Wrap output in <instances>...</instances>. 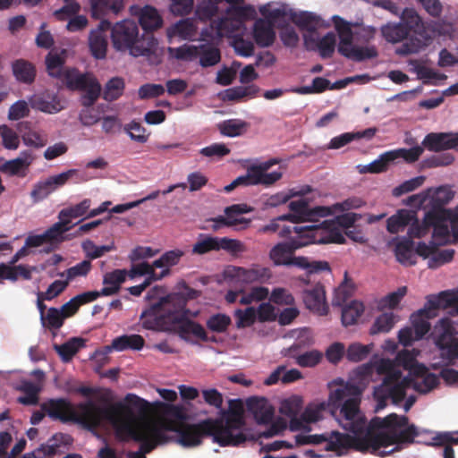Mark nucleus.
Listing matches in <instances>:
<instances>
[{"instance_id":"1","label":"nucleus","mask_w":458,"mask_h":458,"mask_svg":"<svg viewBox=\"0 0 458 458\" xmlns=\"http://www.w3.org/2000/svg\"><path fill=\"white\" fill-rule=\"evenodd\" d=\"M149 406L145 399L134 394H127L123 401L111 404L106 420L115 428L117 437L122 441L140 442L139 451L144 454L150 453L158 445L170 443L173 439L164 428V420L151 421L136 418L133 410L145 413Z\"/></svg>"},{"instance_id":"2","label":"nucleus","mask_w":458,"mask_h":458,"mask_svg":"<svg viewBox=\"0 0 458 458\" xmlns=\"http://www.w3.org/2000/svg\"><path fill=\"white\" fill-rule=\"evenodd\" d=\"M408 417L399 416L396 413H391L383 419L373 418L361 432L356 434V451L384 457L393 450L380 452L381 447L412 443L418 436V431L413 424L408 425Z\"/></svg>"},{"instance_id":"3","label":"nucleus","mask_w":458,"mask_h":458,"mask_svg":"<svg viewBox=\"0 0 458 458\" xmlns=\"http://www.w3.org/2000/svg\"><path fill=\"white\" fill-rule=\"evenodd\" d=\"M372 371L373 368L370 365H362L354 370L359 382L336 378L329 384L328 405L333 410H339L342 427L353 434L361 432L365 427L366 420L360 405L365 389L363 381L371 376Z\"/></svg>"},{"instance_id":"4","label":"nucleus","mask_w":458,"mask_h":458,"mask_svg":"<svg viewBox=\"0 0 458 458\" xmlns=\"http://www.w3.org/2000/svg\"><path fill=\"white\" fill-rule=\"evenodd\" d=\"M99 401L105 405L100 406L93 400L74 405L67 398H50L40 404V409L53 420L73 422L93 430L107 420L112 404L111 390H106Z\"/></svg>"},{"instance_id":"5","label":"nucleus","mask_w":458,"mask_h":458,"mask_svg":"<svg viewBox=\"0 0 458 458\" xmlns=\"http://www.w3.org/2000/svg\"><path fill=\"white\" fill-rule=\"evenodd\" d=\"M401 20L400 22H389L382 26L381 33L384 38L390 43L406 39L395 50L399 55L419 53L431 39L422 20L415 10L410 8L403 10Z\"/></svg>"},{"instance_id":"6","label":"nucleus","mask_w":458,"mask_h":458,"mask_svg":"<svg viewBox=\"0 0 458 458\" xmlns=\"http://www.w3.org/2000/svg\"><path fill=\"white\" fill-rule=\"evenodd\" d=\"M218 420L206 419L198 423L189 424L182 421H173L164 420V428L166 433L173 437L172 442H175L185 448H192L202 444L204 437H211L214 443L220 446H229L232 442L221 436L218 431L221 427L218 426Z\"/></svg>"},{"instance_id":"7","label":"nucleus","mask_w":458,"mask_h":458,"mask_svg":"<svg viewBox=\"0 0 458 458\" xmlns=\"http://www.w3.org/2000/svg\"><path fill=\"white\" fill-rule=\"evenodd\" d=\"M377 372L385 377L373 393L377 400L376 411L384 409L388 400H391L394 404L401 403L405 398L406 389L410 386L411 380L403 377L402 371L389 359H382L378 362Z\"/></svg>"},{"instance_id":"8","label":"nucleus","mask_w":458,"mask_h":458,"mask_svg":"<svg viewBox=\"0 0 458 458\" xmlns=\"http://www.w3.org/2000/svg\"><path fill=\"white\" fill-rule=\"evenodd\" d=\"M300 235L305 246L309 244L344 243L345 238L333 220H325L318 225L310 226H286L280 232L281 237H286L292 233Z\"/></svg>"},{"instance_id":"9","label":"nucleus","mask_w":458,"mask_h":458,"mask_svg":"<svg viewBox=\"0 0 458 458\" xmlns=\"http://www.w3.org/2000/svg\"><path fill=\"white\" fill-rule=\"evenodd\" d=\"M228 410H222L221 418L213 419L218 420L219 432L221 436L228 438L229 446H237L246 441V436L242 431L245 422L243 419V403L240 399L229 400Z\"/></svg>"},{"instance_id":"10","label":"nucleus","mask_w":458,"mask_h":458,"mask_svg":"<svg viewBox=\"0 0 458 458\" xmlns=\"http://www.w3.org/2000/svg\"><path fill=\"white\" fill-rule=\"evenodd\" d=\"M60 80L71 90L85 91L81 105L86 107L93 106L101 93V86L92 74H82L75 68H66Z\"/></svg>"},{"instance_id":"11","label":"nucleus","mask_w":458,"mask_h":458,"mask_svg":"<svg viewBox=\"0 0 458 458\" xmlns=\"http://www.w3.org/2000/svg\"><path fill=\"white\" fill-rule=\"evenodd\" d=\"M455 334L456 330L449 318L439 319L430 333L441 357L449 362L458 360V338L454 336Z\"/></svg>"},{"instance_id":"12","label":"nucleus","mask_w":458,"mask_h":458,"mask_svg":"<svg viewBox=\"0 0 458 458\" xmlns=\"http://www.w3.org/2000/svg\"><path fill=\"white\" fill-rule=\"evenodd\" d=\"M433 193H429L430 208L428 209L424 216V226L419 229L414 234L416 236L427 235L434 221L439 218L443 219L448 216L453 209L445 208V206L454 198V191L447 185L439 186L436 190H432Z\"/></svg>"},{"instance_id":"13","label":"nucleus","mask_w":458,"mask_h":458,"mask_svg":"<svg viewBox=\"0 0 458 458\" xmlns=\"http://www.w3.org/2000/svg\"><path fill=\"white\" fill-rule=\"evenodd\" d=\"M113 47L118 51L129 50L131 55L139 56L144 54L145 48L138 46L140 43L138 25L130 20L116 22L111 30Z\"/></svg>"},{"instance_id":"14","label":"nucleus","mask_w":458,"mask_h":458,"mask_svg":"<svg viewBox=\"0 0 458 458\" xmlns=\"http://www.w3.org/2000/svg\"><path fill=\"white\" fill-rule=\"evenodd\" d=\"M356 439L357 436L351 437L348 434H343L337 431H332L330 434H299L295 436L297 445H319L326 442V450L336 452L338 455L344 454L350 448L356 450Z\"/></svg>"},{"instance_id":"15","label":"nucleus","mask_w":458,"mask_h":458,"mask_svg":"<svg viewBox=\"0 0 458 458\" xmlns=\"http://www.w3.org/2000/svg\"><path fill=\"white\" fill-rule=\"evenodd\" d=\"M181 291L173 293L159 299L162 302L168 320L172 323L179 322L188 315L186 305L188 301L194 300L199 296V292L191 288L185 282L180 284Z\"/></svg>"},{"instance_id":"16","label":"nucleus","mask_w":458,"mask_h":458,"mask_svg":"<svg viewBox=\"0 0 458 458\" xmlns=\"http://www.w3.org/2000/svg\"><path fill=\"white\" fill-rule=\"evenodd\" d=\"M259 12L266 19L256 20L253 26V38L258 46L267 47L272 46L276 39L274 25L286 16V12L281 8L270 10L267 6H261Z\"/></svg>"},{"instance_id":"17","label":"nucleus","mask_w":458,"mask_h":458,"mask_svg":"<svg viewBox=\"0 0 458 458\" xmlns=\"http://www.w3.org/2000/svg\"><path fill=\"white\" fill-rule=\"evenodd\" d=\"M220 250H226L231 253L242 252L244 250L243 244L234 239L227 237L218 238L200 234L198 241L192 246L191 252L193 254L203 255L210 251Z\"/></svg>"},{"instance_id":"18","label":"nucleus","mask_w":458,"mask_h":458,"mask_svg":"<svg viewBox=\"0 0 458 458\" xmlns=\"http://www.w3.org/2000/svg\"><path fill=\"white\" fill-rule=\"evenodd\" d=\"M289 208L293 213L280 216L278 220L290 221L297 224L305 221H313L316 216L325 217L330 213L329 208L326 207L318 206L311 208L309 202L305 199L291 201L289 203Z\"/></svg>"},{"instance_id":"19","label":"nucleus","mask_w":458,"mask_h":458,"mask_svg":"<svg viewBox=\"0 0 458 458\" xmlns=\"http://www.w3.org/2000/svg\"><path fill=\"white\" fill-rule=\"evenodd\" d=\"M407 225H410L408 236L416 238L423 237L414 234V233L424 226V219L422 222H420L417 217V213L413 210L400 209L386 221V229L390 233H397L403 231Z\"/></svg>"},{"instance_id":"20","label":"nucleus","mask_w":458,"mask_h":458,"mask_svg":"<svg viewBox=\"0 0 458 458\" xmlns=\"http://www.w3.org/2000/svg\"><path fill=\"white\" fill-rule=\"evenodd\" d=\"M78 174L76 169H69L56 175H52L45 181L36 183L30 192L34 202H38L47 198L58 188L65 185L69 180Z\"/></svg>"},{"instance_id":"21","label":"nucleus","mask_w":458,"mask_h":458,"mask_svg":"<svg viewBox=\"0 0 458 458\" xmlns=\"http://www.w3.org/2000/svg\"><path fill=\"white\" fill-rule=\"evenodd\" d=\"M145 340L140 335H123L113 339L110 345L105 346L103 351H97L96 357L101 356L102 360L107 359V354L112 351L123 352L125 350L140 351L144 347Z\"/></svg>"},{"instance_id":"22","label":"nucleus","mask_w":458,"mask_h":458,"mask_svg":"<svg viewBox=\"0 0 458 458\" xmlns=\"http://www.w3.org/2000/svg\"><path fill=\"white\" fill-rule=\"evenodd\" d=\"M110 27V21L102 20L98 28L91 30L89 34V47L92 55L97 59H103L106 55L107 39L106 32Z\"/></svg>"},{"instance_id":"23","label":"nucleus","mask_w":458,"mask_h":458,"mask_svg":"<svg viewBox=\"0 0 458 458\" xmlns=\"http://www.w3.org/2000/svg\"><path fill=\"white\" fill-rule=\"evenodd\" d=\"M431 312L438 310H448L451 315L458 314V293L444 291L437 295H428L425 304Z\"/></svg>"},{"instance_id":"24","label":"nucleus","mask_w":458,"mask_h":458,"mask_svg":"<svg viewBox=\"0 0 458 458\" xmlns=\"http://www.w3.org/2000/svg\"><path fill=\"white\" fill-rule=\"evenodd\" d=\"M304 246L305 242H301L300 235L297 234L295 239H292L285 242H279L275 245L269 252V257L276 266H289L293 253L297 249Z\"/></svg>"},{"instance_id":"25","label":"nucleus","mask_w":458,"mask_h":458,"mask_svg":"<svg viewBox=\"0 0 458 458\" xmlns=\"http://www.w3.org/2000/svg\"><path fill=\"white\" fill-rule=\"evenodd\" d=\"M422 145L435 152L455 148L458 147V133L430 132L424 138Z\"/></svg>"},{"instance_id":"26","label":"nucleus","mask_w":458,"mask_h":458,"mask_svg":"<svg viewBox=\"0 0 458 458\" xmlns=\"http://www.w3.org/2000/svg\"><path fill=\"white\" fill-rule=\"evenodd\" d=\"M142 327L149 330H161L165 325L172 323L164 310L162 302L153 303L148 310L141 313Z\"/></svg>"},{"instance_id":"27","label":"nucleus","mask_w":458,"mask_h":458,"mask_svg":"<svg viewBox=\"0 0 458 458\" xmlns=\"http://www.w3.org/2000/svg\"><path fill=\"white\" fill-rule=\"evenodd\" d=\"M302 299L305 306L318 315H327L328 307L326 301V293L324 286L317 284L310 289L303 291Z\"/></svg>"},{"instance_id":"28","label":"nucleus","mask_w":458,"mask_h":458,"mask_svg":"<svg viewBox=\"0 0 458 458\" xmlns=\"http://www.w3.org/2000/svg\"><path fill=\"white\" fill-rule=\"evenodd\" d=\"M449 226L454 239L458 240V205L448 216L433 222L431 227L433 229V237L445 239L450 233Z\"/></svg>"},{"instance_id":"29","label":"nucleus","mask_w":458,"mask_h":458,"mask_svg":"<svg viewBox=\"0 0 458 458\" xmlns=\"http://www.w3.org/2000/svg\"><path fill=\"white\" fill-rule=\"evenodd\" d=\"M247 408L253 414L258 424H268L274 417V408L265 398L250 397L247 400Z\"/></svg>"},{"instance_id":"30","label":"nucleus","mask_w":458,"mask_h":458,"mask_svg":"<svg viewBox=\"0 0 458 458\" xmlns=\"http://www.w3.org/2000/svg\"><path fill=\"white\" fill-rule=\"evenodd\" d=\"M133 13L139 16V23L147 33L153 32L163 24V19L157 10L150 5L137 8V12H133Z\"/></svg>"},{"instance_id":"31","label":"nucleus","mask_w":458,"mask_h":458,"mask_svg":"<svg viewBox=\"0 0 458 458\" xmlns=\"http://www.w3.org/2000/svg\"><path fill=\"white\" fill-rule=\"evenodd\" d=\"M437 316V312H431L426 306L411 314V328L416 339H422L429 332L431 326L428 320Z\"/></svg>"},{"instance_id":"32","label":"nucleus","mask_w":458,"mask_h":458,"mask_svg":"<svg viewBox=\"0 0 458 458\" xmlns=\"http://www.w3.org/2000/svg\"><path fill=\"white\" fill-rule=\"evenodd\" d=\"M312 191V188L310 185H302L300 187H294L289 189L287 191H280L276 194L268 196L264 200L266 208H276L282 204L286 203L292 198L302 197Z\"/></svg>"},{"instance_id":"33","label":"nucleus","mask_w":458,"mask_h":458,"mask_svg":"<svg viewBox=\"0 0 458 458\" xmlns=\"http://www.w3.org/2000/svg\"><path fill=\"white\" fill-rule=\"evenodd\" d=\"M127 276L128 271L126 269H114L106 273L103 277V284L105 286L100 290V293H102L103 296L116 294Z\"/></svg>"},{"instance_id":"34","label":"nucleus","mask_w":458,"mask_h":458,"mask_svg":"<svg viewBox=\"0 0 458 458\" xmlns=\"http://www.w3.org/2000/svg\"><path fill=\"white\" fill-rule=\"evenodd\" d=\"M33 156L30 151H22L17 158L6 161L2 166L1 171L10 175H18L24 177L26 170L33 161Z\"/></svg>"},{"instance_id":"35","label":"nucleus","mask_w":458,"mask_h":458,"mask_svg":"<svg viewBox=\"0 0 458 458\" xmlns=\"http://www.w3.org/2000/svg\"><path fill=\"white\" fill-rule=\"evenodd\" d=\"M233 30L234 29L232 26V21L228 18H219L217 20L211 21L209 28L202 30L200 33V39L212 40L214 38H221Z\"/></svg>"},{"instance_id":"36","label":"nucleus","mask_w":458,"mask_h":458,"mask_svg":"<svg viewBox=\"0 0 458 458\" xmlns=\"http://www.w3.org/2000/svg\"><path fill=\"white\" fill-rule=\"evenodd\" d=\"M325 409V404L320 403L315 407L309 406L301 413L300 419L290 420L289 428L292 431L310 428L307 427L308 423L316 422L321 418V411Z\"/></svg>"},{"instance_id":"37","label":"nucleus","mask_w":458,"mask_h":458,"mask_svg":"<svg viewBox=\"0 0 458 458\" xmlns=\"http://www.w3.org/2000/svg\"><path fill=\"white\" fill-rule=\"evenodd\" d=\"M290 19L301 30H307L310 33L323 26L322 19L310 12H292L290 13Z\"/></svg>"},{"instance_id":"38","label":"nucleus","mask_w":458,"mask_h":458,"mask_svg":"<svg viewBox=\"0 0 458 458\" xmlns=\"http://www.w3.org/2000/svg\"><path fill=\"white\" fill-rule=\"evenodd\" d=\"M377 128H368L361 131H352L345 132L339 136L334 137L329 143L328 148L338 149L353 140H359L360 139L371 140L377 132Z\"/></svg>"},{"instance_id":"39","label":"nucleus","mask_w":458,"mask_h":458,"mask_svg":"<svg viewBox=\"0 0 458 458\" xmlns=\"http://www.w3.org/2000/svg\"><path fill=\"white\" fill-rule=\"evenodd\" d=\"M91 15L95 19H101L112 13L117 14L123 8V0H90Z\"/></svg>"},{"instance_id":"40","label":"nucleus","mask_w":458,"mask_h":458,"mask_svg":"<svg viewBox=\"0 0 458 458\" xmlns=\"http://www.w3.org/2000/svg\"><path fill=\"white\" fill-rule=\"evenodd\" d=\"M304 42L308 47L310 46V44H315L319 51L321 57L329 58L335 52L336 38L334 32H328L317 42L312 35H304Z\"/></svg>"},{"instance_id":"41","label":"nucleus","mask_w":458,"mask_h":458,"mask_svg":"<svg viewBox=\"0 0 458 458\" xmlns=\"http://www.w3.org/2000/svg\"><path fill=\"white\" fill-rule=\"evenodd\" d=\"M12 71L15 79L25 84H31L36 78L34 64L25 59H17L12 64Z\"/></svg>"},{"instance_id":"42","label":"nucleus","mask_w":458,"mask_h":458,"mask_svg":"<svg viewBox=\"0 0 458 458\" xmlns=\"http://www.w3.org/2000/svg\"><path fill=\"white\" fill-rule=\"evenodd\" d=\"M413 237H404L397 242L394 254L398 262L405 266H411L416 263V255L413 251Z\"/></svg>"},{"instance_id":"43","label":"nucleus","mask_w":458,"mask_h":458,"mask_svg":"<svg viewBox=\"0 0 458 458\" xmlns=\"http://www.w3.org/2000/svg\"><path fill=\"white\" fill-rule=\"evenodd\" d=\"M17 391L25 394L24 396H20L17 402L23 405H36L38 403V394L41 391V387L30 380H21L16 386Z\"/></svg>"},{"instance_id":"44","label":"nucleus","mask_w":458,"mask_h":458,"mask_svg":"<svg viewBox=\"0 0 458 458\" xmlns=\"http://www.w3.org/2000/svg\"><path fill=\"white\" fill-rule=\"evenodd\" d=\"M32 108L47 114H56L64 109L57 96H35L30 100Z\"/></svg>"},{"instance_id":"45","label":"nucleus","mask_w":458,"mask_h":458,"mask_svg":"<svg viewBox=\"0 0 458 458\" xmlns=\"http://www.w3.org/2000/svg\"><path fill=\"white\" fill-rule=\"evenodd\" d=\"M344 57L354 61L362 62L377 56L378 53L375 46L356 47L352 43L340 53Z\"/></svg>"},{"instance_id":"46","label":"nucleus","mask_w":458,"mask_h":458,"mask_svg":"<svg viewBox=\"0 0 458 458\" xmlns=\"http://www.w3.org/2000/svg\"><path fill=\"white\" fill-rule=\"evenodd\" d=\"M396 159L394 152L387 151L369 165L357 166L360 174H379L387 170L388 165Z\"/></svg>"},{"instance_id":"47","label":"nucleus","mask_w":458,"mask_h":458,"mask_svg":"<svg viewBox=\"0 0 458 458\" xmlns=\"http://www.w3.org/2000/svg\"><path fill=\"white\" fill-rule=\"evenodd\" d=\"M220 133L227 137H238L244 134L250 123L241 119H228L217 124Z\"/></svg>"},{"instance_id":"48","label":"nucleus","mask_w":458,"mask_h":458,"mask_svg":"<svg viewBox=\"0 0 458 458\" xmlns=\"http://www.w3.org/2000/svg\"><path fill=\"white\" fill-rule=\"evenodd\" d=\"M333 21L339 35L340 42L338 45V52L341 53L345 51V48L352 43L353 33L350 23L345 21L343 18L335 15L333 17Z\"/></svg>"},{"instance_id":"49","label":"nucleus","mask_w":458,"mask_h":458,"mask_svg":"<svg viewBox=\"0 0 458 458\" xmlns=\"http://www.w3.org/2000/svg\"><path fill=\"white\" fill-rule=\"evenodd\" d=\"M85 339L81 337H72L66 343L55 345V350L60 355L64 362L70 361L78 351L85 346Z\"/></svg>"},{"instance_id":"50","label":"nucleus","mask_w":458,"mask_h":458,"mask_svg":"<svg viewBox=\"0 0 458 458\" xmlns=\"http://www.w3.org/2000/svg\"><path fill=\"white\" fill-rule=\"evenodd\" d=\"M178 323V331L181 337L188 339L191 335H192L199 340L207 339V332L205 328L198 322L182 318Z\"/></svg>"},{"instance_id":"51","label":"nucleus","mask_w":458,"mask_h":458,"mask_svg":"<svg viewBox=\"0 0 458 458\" xmlns=\"http://www.w3.org/2000/svg\"><path fill=\"white\" fill-rule=\"evenodd\" d=\"M414 374L422 377L421 382H416L414 386L420 393L431 391L439 383L438 377L435 374L428 372L427 368L423 365L418 366L414 370Z\"/></svg>"},{"instance_id":"52","label":"nucleus","mask_w":458,"mask_h":458,"mask_svg":"<svg viewBox=\"0 0 458 458\" xmlns=\"http://www.w3.org/2000/svg\"><path fill=\"white\" fill-rule=\"evenodd\" d=\"M90 206L91 200L85 199L74 206L63 208L59 212L58 218L60 220L66 221L67 225H69L72 219L81 217L89 213Z\"/></svg>"},{"instance_id":"53","label":"nucleus","mask_w":458,"mask_h":458,"mask_svg":"<svg viewBox=\"0 0 458 458\" xmlns=\"http://www.w3.org/2000/svg\"><path fill=\"white\" fill-rule=\"evenodd\" d=\"M170 273L169 268H165L162 270L160 273L155 272L153 270V266H150L148 262H141L132 266L130 272H128V276L131 278H134L137 276H148L147 278H151V283L154 281H157L165 277Z\"/></svg>"},{"instance_id":"54","label":"nucleus","mask_w":458,"mask_h":458,"mask_svg":"<svg viewBox=\"0 0 458 458\" xmlns=\"http://www.w3.org/2000/svg\"><path fill=\"white\" fill-rule=\"evenodd\" d=\"M199 64L204 67H211L221 61L220 50L213 46L202 44L199 46Z\"/></svg>"},{"instance_id":"55","label":"nucleus","mask_w":458,"mask_h":458,"mask_svg":"<svg viewBox=\"0 0 458 458\" xmlns=\"http://www.w3.org/2000/svg\"><path fill=\"white\" fill-rule=\"evenodd\" d=\"M364 312V305L358 301H352L342 310V323L348 327L357 323L358 319Z\"/></svg>"},{"instance_id":"56","label":"nucleus","mask_w":458,"mask_h":458,"mask_svg":"<svg viewBox=\"0 0 458 458\" xmlns=\"http://www.w3.org/2000/svg\"><path fill=\"white\" fill-rule=\"evenodd\" d=\"M70 228L66 221L60 220L55 223L44 233L47 243L57 246L65 240L64 233L69 231Z\"/></svg>"},{"instance_id":"57","label":"nucleus","mask_w":458,"mask_h":458,"mask_svg":"<svg viewBox=\"0 0 458 458\" xmlns=\"http://www.w3.org/2000/svg\"><path fill=\"white\" fill-rule=\"evenodd\" d=\"M197 32V26L191 19H182L168 30L169 36H179L183 39L191 38Z\"/></svg>"},{"instance_id":"58","label":"nucleus","mask_w":458,"mask_h":458,"mask_svg":"<svg viewBox=\"0 0 458 458\" xmlns=\"http://www.w3.org/2000/svg\"><path fill=\"white\" fill-rule=\"evenodd\" d=\"M239 276L247 283H263L271 277L270 269L263 267H254L250 269L239 268Z\"/></svg>"},{"instance_id":"59","label":"nucleus","mask_w":458,"mask_h":458,"mask_svg":"<svg viewBox=\"0 0 458 458\" xmlns=\"http://www.w3.org/2000/svg\"><path fill=\"white\" fill-rule=\"evenodd\" d=\"M124 87L123 79L120 77L110 79L105 86L103 98L109 102L118 99L123 95Z\"/></svg>"},{"instance_id":"60","label":"nucleus","mask_w":458,"mask_h":458,"mask_svg":"<svg viewBox=\"0 0 458 458\" xmlns=\"http://www.w3.org/2000/svg\"><path fill=\"white\" fill-rule=\"evenodd\" d=\"M231 324V318L224 313L213 314L206 321L208 329L218 334L225 333Z\"/></svg>"},{"instance_id":"61","label":"nucleus","mask_w":458,"mask_h":458,"mask_svg":"<svg viewBox=\"0 0 458 458\" xmlns=\"http://www.w3.org/2000/svg\"><path fill=\"white\" fill-rule=\"evenodd\" d=\"M64 58L58 54L48 53L46 56V65L50 76L60 79L64 73Z\"/></svg>"},{"instance_id":"62","label":"nucleus","mask_w":458,"mask_h":458,"mask_svg":"<svg viewBox=\"0 0 458 458\" xmlns=\"http://www.w3.org/2000/svg\"><path fill=\"white\" fill-rule=\"evenodd\" d=\"M396 317L392 312H386L379 315L370 328V334L389 332L395 324Z\"/></svg>"},{"instance_id":"63","label":"nucleus","mask_w":458,"mask_h":458,"mask_svg":"<svg viewBox=\"0 0 458 458\" xmlns=\"http://www.w3.org/2000/svg\"><path fill=\"white\" fill-rule=\"evenodd\" d=\"M302 408V399L300 396L293 395L284 399L280 405V413L289 417L291 420L299 419L297 415Z\"/></svg>"},{"instance_id":"64","label":"nucleus","mask_w":458,"mask_h":458,"mask_svg":"<svg viewBox=\"0 0 458 458\" xmlns=\"http://www.w3.org/2000/svg\"><path fill=\"white\" fill-rule=\"evenodd\" d=\"M235 326L238 329L251 327L257 320L256 309L248 307L244 310L238 309L234 311Z\"/></svg>"}]
</instances>
